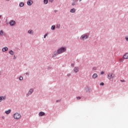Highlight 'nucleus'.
Segmentation results:
<instances>
[{"instance_id": "1", "label": "nucleus", "mask_w": 128, "mask_h": 128, "mask_svg": "<svg viewBox=\"0 0 128 128\" xmlns=\"http://www.w3.org/2000/svg\"><path fill=\"white\" fill-rule=\"evenodd\" d=\"M66 48L62 47L60 48L58 50L57 52L58 54H62V52H66Z\"/></svg>"}, {"instance_id": "2", "label": "nucleus", "mask_w": 128, "mask_h": 128, "mask_svg": "<svg viewBox=\"0 0 128 128\" xmlns=\"http://www.w3.org/2000/svg\"><path fill=\"white\" fill-rule=\"evenodd\" d=\"M13 118L14 120H18L20 118V113L16 112L13 115Z\"/></svg>"}, {"instance_id": "3", "label": "nucleus", "mask_w": 128, "mask_h": 128, "mask_svg": "<svg viewBox=\"0 0 128 128\" xmlns=\"http://www.w3.org/2000/svg\"><path fill=\"white\" fill-rule=\"evenodd\" d=\"M81 40H86V38H88V35L86 34V35H83L80 37Z\"/></svg>"}, {"instance_id": "4", "label": "nucleus", "mask_w": 128, "mask_h": 128, "mask_svg": "<svg viewBox=\"0 0 128 128\" xmlns=\"http://www.w3.org/2000/svg\"><path fill=\"white\" fill-rule=\"evenodd\" d=\"M6 96H0V102H4V100H6Z\"/></svg>"}, {"instance_id": "5", "label": "nucleus", "mask_w": 128, "mask_h": 128, "mask_svg": "<svg viewBox=\"0 0 128 128\" xmlns=\"http://www.w3.org/2000/svg\"><path fill=\"white\" fill-rule=\"evenodd\" d=\"M73 70L74 72H80V68H78V67H74Z\"/></svg>"}, {"instance_id": "6", "label": "nucleus", "mask_w": 128, "mask_h": 128, "mask_svg": "<svg viewBox=\"0 0 128 128\" xmlns=\"http://www.w3.org/2000/svg\"><path fill=\"white\" fill-rule=\"evenodd\" d=\"M108 80H111V78H114V74L112 73H110L108 74Z\"/></svg>"}, {"instance_id": "7", "label": "nucleus", "mask_w": 128, "mask_h": 128, "mask_svg": "<svg viewBox=\"0 0 128 128\" xmlns=\"http://www.w3.org/2000/svg\"><path fill=\"white\" fill-rule=\"evenodd\" d=\"M123 58H124V60H128V53H126L124 55Z\"/></svg>"}, {"instance_id": "8", "label": "nucleus", "mask_w": 128, "mask_h": 128, "mask_svg": "<svg viewBox=\"0 0 128 128\" xmlns=\"http://www.w3.org/2000/svg\"><path fill=\"white\" fill-rule=\"evenodd\" d=\"M28 6H32V0H28L27 2Z\"/></svg>"}, {"instance_id": "9", "label": "nucleus", "mask_w": 128, "mask_h": 128, "mask_svg": "<svg viewBox=\"0 0 128 128\" xmlns=\"http://www.w3.org/2000/svg\"><path fill=\"white\" fill-rule=\"evenodd\" d=\"M10 26H14V24H16V22H14V20H12L10 22Z\"/></svg>"}, {"instance_id": "10", "label": "nucleus", "mask_w": 128, "mask_h": 128, "mask_svg": "<svg viewBox=\"0 0 128 128\" xmlns=\"http://www.w3.org/2000/svg\"><path fill=\"white\" fill-rule=\"evenodd\" d=\"M32 92H34V90H32V88L30 89L28 92V94H32Z\"/></svg>"}, {"instance_id": "11", "label": "nucleus", "mask_w": 128, "mask_h": 128, "mask_svg": "<svg viewBox=\"0 0 128 128\" xmlns=\"http://www.w3.org/2000/svg\"><path fill=\"white\" fill-rule=\"evenodd\" d=\"M8 50V47H4L2 48V52H6V50Z\"/></svg>"}, {"instance_id": "12", "label": "nucleus", "mask_w": 128, "mask_h": 128, "mask_svg": "<svg viewBox=\"0 0 128 128\" xmlns=\"http://www.w3.org/2000/svg\"><path fill=\"white\" fill-rule=\"evenodd\" d=\"M92 78H98V74H94L92 76Z\"/></svg>"}, {"instance_id": "13", "label": "nucleus", "mask_w": 128, "mask_h": 128, "mask_svg": "<svg viewBox=\"0 0 128 128\" xmlns=\"http://www.w3.org/2000/svg\"><path fill=\"white\" fill-rule=\"evenodd\" d=\"M11 112H12V110H8L5 111V114H10Z\"/></svg>"}, {"instance_id": "14", "label": "nucleus", "mask_w": 128, "mask_h": 128, "mask_svg": "<svg viewBox=\"0 0 128 128\" xmlns=\"http://www.w3.org/2000/svg\"><path fill=\"white\" fill-rule=\"evenodd\" d=\"M45 114L44 112H41L39 113V116H44Z\"/></svg>"}, {"instance_id": "15", "label": "nucleus", "mask_w": 128, "mask_h": 128, "mask_svg": "<svg viewBox=\"0 0 128 128\" xmlns=\"http://www.w3.org/2000/svg\"><path fill=\"white\" fill-rule=\"evenodd\" d=\"M70 12H76V8L71 9L70 10Z\"/></svg>"}, {"instance_id": "16", "label": "nucleus", "mask_w": 128, "mask_h": 128, "mask_svg": "<svg viewBox=\"0 0 128 128\" xmlns=\"http://www.w3.org/2000/svg\"><path fill=\"white\" fill-rule=\"evenodd\" d=\"M51 30H56V26L55 25H52L51 27Z\"/></svg>"}, {"instance_id": "17", "label": "nucleus", "mask_w": 128, "mask_h": 128, "mask_svg": "<svg viewBox=\"0 0 128 128\" xmlns=\"http://www.w3.org/2000/svg\"><path fill=\"white\" fill-rule=\"evenodd\" d=\"M9 54H12V56H13V54H14V51H12V50H11L10 51Z\"/></svg>"}, {"instance_id": "18", "label": "nucleus", "mask_w": 128, "mask_h": 128, "mask_svg": "<svg viewBox=\"0 0 128 128\" xmlns=\"http://www.w3.org/2000/svg\"><path fill=\"white\" fill-rule=\"evenodd\" d=\"M44 4H47L48 2V0H44Z\"/></svg>"}, {"instance_id": "19", "label": "nucleus", "mask_w": 128, "mask_h": 128, "mask_svg": "<svg viewBox=\"0 0 128 128\" xmlns=\"http://www.w3.org/2000/svg\"><path fill=\"white\" fill-rule=\"evenodd\" d=\"M4 31L2 30H0V36H4Z\"/></svg>"}, {"instance_id": "20", "label": "nucleus", "mask_w": 128, "mask_h": 128, "mask_svg": "<svg viewBox=\"0 0 128 128\" xmlns=\"http://www.w3.org/2000/svg\"><path fill=\"white\" fill-rule=\"evenodd\" d=\"M24 6V2H21L20 4V6Z\"/></svg>"}, {"instance_id": "21", "label": "nucleus", "mask_w": 128, "mask_h": 128, "mask_svg": "<svg viewBox=\"0 0 128 128\" xmlns=\"http://www.w3.org/2000/svg\"><path fill=\"white\" fill-rule=\"evenodd\" d=\"M28 33L30 34H32V30H29Z\"/></svg>"}, {"instance_id": "22", "label": "nucleus", "mask_w": 128, "mask_h": 128, "mask_svg": "<svg viewBox=\"0 0 128 128\" xmlns=\"http://www.w3.org/2000/svg\"><path fill=\"white\" fill-rule=\"evenodd\" d=\"M58 52L56 53H54V54H53L54 58V56H58Z\"/></svg>"}, {"instance_id": "23", "label": "nucleus", "mask_w": 128, "mask_h": 128, "mask_svg": "<svg viewBox=\"0 0 128 128\" xmlns=\"http://www.w3.org/2000/svg\"><path fill=\"white\" fill-rule=\"evenodd\" d=\"M56 28H60V24H58L56 25Z\"/></svg>"}, {"instance_id": "24", "label": "nucleus", "mask_w": 128, "mask_h": 128, "mask_svg": "<svg viewBox=\"0 0 128 128\" xmlns=\"http://www.w3.org/2000/svg\"><path fill=\"white\" fill-rule=\"evenodd\" d=\"M119 60H120V62H124V60L122 58H120Z\"/></svg>"}, {"instance_id": "25", "label": "nucleus", "mask_w": 128, "mask_h": 128, "mask_svg": "<svg viewBox=\"0 0 128 128\" xmlns=\"http://www.w3.org/2000/svg\"><path fill=\"white\" fill-rule=\"evenodd\" d=\"M19 80H24V78H22V76H20V78H19Z\"/></svg>"}, {"instance_id": "26", "label": "nucleus", "mask_w": 128, "mask_h": 128, "mask_svg": "<svg viewBox=\"0 0 128 128\" xmlns=\"http://www.w3.org/2000/svg\"><path fill=\"white\" fill-rule=\"evenodd\" d=\"M80 98H80V96H77L76 97V100H80Z\"/></svg>"}, {"instance_id": "27", "label": "nucleus", "mask_w": 128, "mask_h": 128, "mask_svg": "<svg viewBox=\"0 0 128 128\" xmlns=\"http://www.w3.org/2000/svg\"><path fill=\"white\" fill-rule=\"evenodd\" d=\"M46 36H48V34H44V38H46Z\"/></svg>"}, {"instance_id": "28", "label": "nucleus", "mask_w": 128, "mask_h": 128, "mask_svg": "<svg viewBox=\"0 0 128 128\" xmlns=\"http://www.w3.org/2000/svg\"><path fill=\"white\" fill-rule=\"evenodd\" d=\"M100 86H104V82H101V83L100 84Z\"/></svg>"}, {"instance_id": "29", "label": "nucleus", "mask_w": 128, "mask_h": 128, "mask_svg": "<svg viewBox=\"0 0 128 128\" xmlns=\"http://www.w3.org/2000/svg\"><path fill=\"white\" fill-rule=\"evenodd\" d=\"M96 70V67L92 68V70Z\"/></svg>"}, {"instance_id": "30", "label": "nucleus", "mask_w": 128, "mask_h": 128, "mask_svg": "<svg viewBox=\"0 0 128 128\" xmlns=\"http://www.w3.org/2000/svg\"><path fill=\"white\" fill-rule=\"evenodd\" d=\"M126 40H127V42H128V36L126 37Z\"/></svg>"}, {"instance_id": "31", "label": "nucleus", "mask_w": 128, "mask_h": 128, "mask_svg": "<svg viewBox=\"0 0 128 128\" xmlns=\"http://www.w3.org/2000/svg\"><path fill=\"white\" fill-rule=\"evenodd\" d=\"M70 76H71V75H70V74H67V76H68V77Z\"/></svg>"}, {"instance_id": "32", "label": "nucleus", "mask_w": 128, "mask_h": 128, "mask_svg": "<svg viewBox=\"0 0 128 128\" xmlns=\"http://www.w3.org/2000/svg\"><path fill=\"white\" fill-rule=\"evenodd\" d=\"M104 74V72H100V74Z\"/></svg>"}, {"instance_id": "33", "label": "nucleus", "mask_w": 128, "mask_h": 128, "mask_svg": "<svg viewBox=\"0 0 128 128\" xmlns=\"http://www.w3.org/2000/svg\"><path fill=\"white\" fill-rule=\"evenodd\" d=\"M2 120H4L6 118V117H4V116H2Z\"/></svg>"}, {"instance_id": "34", "label": "nucleus", "mask_w": 128, "mask_h": 128, "mask_svg": "<svg viewBox=\"0 0 128 128\" xmlns=\"http://www.w3.org/2000/svg\"><path fill=\"white\" fill-rule=\"evenodd\" d=\"M49 2H54V0H49Z\"/></svg>"}, {"instance_id": "35", "label": "nucleus", "mask_w": 128, "mask_h": 128, "mask_svg": "<svg viewBox=\"0 0 128 128\" xmlns=\"http://www.w3.org/2000/svg\"><path fill=\"white\" fill-rule=\"evenodd\" d=\"M77 0H73V2H77Z\"/></svg>"}, {"instance_id": "36", "label": "nucleus", "mask_w": 128, "mask_h": 128, "mask_svg": "<svg viewBox=\"0 0 128 128\" xmlns=\"http://www.w3.org/2000/svg\"><path fill=\"white\" fill-rule=\"evenodd\" d=\"M74 66V64H72L71 66Z\"/></svg>"}, {"instance_id": "37", "label": "nucleus", "mask_w": 128, "mask_h": 128, "mask_svg": "<svg viewBox=\"0 0 128 128\" xmlns=\"http://www.w3.org/2000/svg\"><path fill=\"white\" fill-rule=\"evenodd\" d=\"M74 4H74V3L72 4V6H74Z\"/></svg>"}, {"instance_id": "38", "label": "nucleus", "mask_w": 128, "mask_h": 128, "mask_svg": "<svg viewBox=\"0 0 128 128\" xmlns=\"http://www.w3.org/2000/svg\"><path fill=\"white\" fill-rule=\"evenodd\" d=\"M14 58H16V56H14Z\"/></svg>"}, {"instance_id": "39", "label": "nucleus", "mask_w": 128, "mask_h": 128, "mask_svg": "<svg viewBox=\"0 0 128 128\" xmlns=\"http://www.w3.org/2000/svg\"><path fill=\"white\" fill-rule=\"evenodd\" d=\"M0 18H2V16L0 15Z\"/></svg>"}, {"instance_id": "40", "label": "nucleus", "mask_w": 128, "mask_h": 128, "mask_svg": "<svg viewBox=\"0 0 128 128\" xmlns=\"http://www.w3.org/2000/svg\"><path fill=\"white\" fill-rule=\"evenodd\" d=\"M80 2H82V0H80Z\"/></svg>"}, {"instance_id": "41", "label": "nucleus", "mask_w": 128, "mask_h": 128, "mask_svg": "<svg viewBox=\"0 0 128 128\" xmlns=\"http://www.w3.org/2000/svg\"><path fill=\"white\" fill-rule=\"evenodd\" d=\"M26 74H28V73H26Z\"/></svg>"}, {"instance_id": "42", "label": "nucleus", "mask_w": 128, "mask_h": 128, "mask_svg": "<svg viewBox=\"0 0 128 128\" xmlns=\"http://www.w3.org/2000/svg\"><path fill=\"white\" fill-rule=\"evenodd\" d=\"M121 82H123V81L121 80Z\"/></svg>"}]
</instances>
